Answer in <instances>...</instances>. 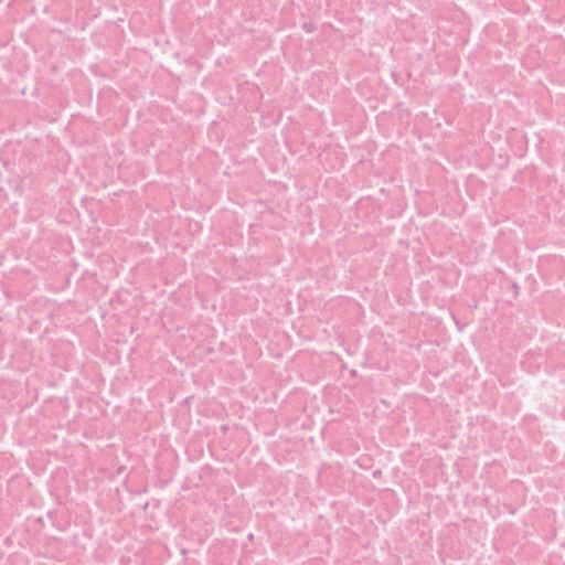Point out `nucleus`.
<instances>
[{
	"instance_id": "nucleus-5",
	"label": "nucleus",
	"mask_w": 565,
	"mask_h": 565,
	"mask_svg": "<svg viewBox=\"0 0 565 565\" xmlns=\"http://www.w3.org/2000/svg\"><path fill=\"white\" fill-rule=\"evenodd\" d=\"M380 473H381V471H380V470H377V471H374V472H373V476H374V477H376V476H379Z\"/></svg>"
},
{
	"instance_id": "nucleus-4",
	"label": "nucleus",
	"mask_w": 565,
	"mask_h": 565,
	"mask_svg": "<svg viewBox=\"0 0 565 565\" xmlns=\"http://www.w3.org/2000/svg\"><path fill=\"white\" fill-rule=\"evenodd\" d=\"M247 537H248L249 541H252L254 539V534L249 533Z\"/></svg>"
},
{
	"instance_id": "nucleus-6",
	"label": "nucleus",
	"mask_w": 565,
	"mask_h": 565,
	"mask_svg": "<svg viewBox=\"0 0 565 565\" xmlns=\"http://www.w3.org/2000/svg\"><path fill=\"white\" fill-rule=\"evenodd\" d=\"M351 375H352V376H355V375H356V371H355V370H352V371H351Z\"/></svg>"
},
{
	"instance_id": "nucleus-7",
	"label": "nucleus",
	"mask_w": 565,
	"mask_h": 565,
	"mask_svg": "<svg viewBox=\"0 0 565 565\" xmlns=\"http://www.w3.org/2000/svg\"><path fill=\"white\" fill-rule=\"evenodd\" d=\"M182 554L185 555L188 553V550L186 548H182Z\"/></svg>"
},
{
	"instance_id": "nucleus-1",
	"label": "nucleus",
	"mask_w": 565,
	"mask_h": 565,
	"mask_svg": "<svg viewBox=\"0 0 565 565\" xmlns=\"http://www.w3.org/2000/svg\"><path fill=\"white\" fill-rule=\"evenodd\" d=\"M511 289L514 291L515 295H518L519 294V289H520L518 282L513 281L511 284Z\"/></svg>"
},
{
	"instance_id": "nucleus-3",
	"label": "nucleus",
	"mask_w": 565,
	"mask_h": 565,
	"mask_svg": "<svg viewBox=\"0 0 565 565\" xmlns=\"http://www.w3.org/2000/svg\"><path fill=\"white\" fill-rule=\"evenodd\" d=\"M221 429H222L223 431H227L228 427H227L226 425H222Z\"/></svg>"
},
{
	"instance_id": "nucleus-2",
	"label": "nucleus",
	"mask_w": 565,
	"mask_h": 565,
	"mask_svg": "<svg viewBox=\"0 0 565 565\" xmlns=\"http://www.w3.org/2000/svg\"><path fill=\"white\" fill-rule=\"evenodd\" d=\"M302 29H303L305 31H307V32H311V31H312L311 25H310V24H308V23H303Z\"/></svg>"
}]
</instances>
